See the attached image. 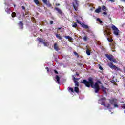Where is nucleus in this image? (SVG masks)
I'll use <instances>...</instances> for the list:
<instances>
[{
	"label": "nucleus",
	"mask_w": 125,
	"mask_h": 125,
	"mask_svg": "<svg viewBox=\"0 0 125 125\" xmlns=\"http://www.w3.org/2000/svg\"><path fill=\"white\" fill-rule=\"evenodd\" d=\"M82 83H83L86 87H91L92 88H94L95 89V93H98L99 92V89H100V87H99V83H101L100 81H98L96 82L93 84V79L91 77H89L87 80L84 79L83 81L81 82Z\"/></svg>",
	"instance_id": "1"
},
{
	"label": "nucleus",
	"mask_w": 125,
	"mask_h": 125,
	"mask_svg": "<svg viewBox=\"0 0 125 125\" xmlns=\"http://www.w3.org/2000/svg\"><path fill=\"white\" fill-rule=\"evenodd\" d=\"M104 35L107 37V40L109 42H112L114 40L113 39L109 38V36L112 34V30H111V27L109 26L106 25V29L104 32Z\"/></svg>",
	"instance_id": "2"
},
{
	"label": "nucleus",
	"mask_w": 125,
	"mask_h": 125,
	"mask_svg": "<svg viewBox=\"0 0 125 125\" xmlns=\"http://www.w3.org/2000/svg\"><path fill=\"white\" fill-rule=\"evenodd\" d=\"M105 56L110 61H112L114 63H117V60L116 59L114 58V56L112 55L106 54L105 55Z\"/></svg>",
	"instance_id": "3"
},
{
	"label": "nucleus",
	"mask_w": 125,
	"mask_h": 125,
	"mask_svg": "<svg viewBox=\"0 0 125 125\" xmlns=\"http://www.w3.org/2000/svg\"><path fill=\"white\" fill-rule=\"evenodd\" d=\"M109 67L112 69V70H115V71H121V68L116 66V65L113 64V62H110L108 64Z\"/></svg>",
	"instance_id": "4"
},
{
	"label": "nucleus",
	"mask_w": 125,
	"mask_h": 125,
	"mask_svg": "<svg viewBox=\"0 0 125 125\" xmlns=\"http://www.w3.org/2000/svg\"><path fill=\"white\" fill-rule=\"evenodd\" d=\"M111 28L113 31V34L115 35V36H119V33H120V31L119 29L116 27V26L114 25H112Z\"/></svg>",
	"instance_id": "5"
},
{
	"label": "nucleus",
	"mask_w": 125,
	"mask_h": 125,
	"mask_svg": "<svg viewBox=\"0 0 125 125\" xmlns=\"http://www.w3.org/2000/svg\"><path fill=\"white\" fill-rule=\"evenodd\" d=\"M73 0L75 2V4L74 2L72 3L73 8L76 11H78V6H79V1L78 0Z\"/></svg>",
	"instance_id": "6"
},
{
	"label": "nucleus",
	"mask_w": 125,
	"mask_h": 125,
	"mask_svg": "<svg viewBox=\"0 0 125 125\" xmlns=\"http://www.w3.org/2000/svg\"><path fill=\"white\" fill-rule=\"evenodd\" d=\"M101 105L102 106H104V107H105L106 108H107V109H110L111 107V104H106L104 102H102L101 104Z\"/></svg>",
	"instance_id": "7"
},
{
	"label": "nucleus",
	"mask_w": 125,
	"mask_h": 125,
	"mask_svg": "<svg viewBox=\"0 0 125 125\" xmlns=\"http://www.w3.org/2000/svg\"><path fill=\"white\" fill-rule=\"evenodd\" d=\"M109 101L111 105H113L114 104H116V103H118V100L116 99H109Z\"/></svg>",
	"instance_id": "8"
},
{
	"label": "nucleus",
	"mask_w": 125,
	"mask_h": 125,
	"mask_svg": "<svg viewBox=\"0 0 125 125\" xmlns=\"http://www.w3.org/2000/svg\"><path fill=\"white\" fill-rule=\"evenodd\" d=\"M18 24L21 30H23V29H24V23H23V21H20Z\"/></svg>",
	"instance_id": "9"
},
{
	"label": "nucleus",
	"mask_w": 125,
	"mask_h": 125,
	"mask_svg": "<svg viewBox=\"0 0 125 125\" xmlns=\"http://www.w3.org/2000/svg\"><path fill=\"white\" fill-rule=\"evenodd\" d=\"M73 81L75 83V86H79V82H78V81H79V80H80V78H76L75 77H73Z\"/></svg>",
	"instance_id": "10"
},
{
	"label": "nucleus",
	"mask_w": 125,
	"mask_h": 125,
	"mask_svg": "<svg viewBox=\"0 0 125 125\" xmlns=\"http://www.w3.org/2000/svg\"><path fill=\"white\" fill-rule=\"evenodd\" d=\"M106 89H107V88L103 86H102V90L103 92V94H104V95H106V96H107V91H106Z\"/></svg>",
	"instance_id": "11"
},
{
	"label": "nucleus",
	"mask_w": 125,
	"mask_h": 125,
	"mask_svg": "<svg viewBox=\"0 0 125 125\" xmlns=\"http://www.w3.org/2000/svg\"><path fill=\"white\" fill-rule=\"evenodd\" d=\"M54 9L55 10H56L59 14L61 15H62V14L63 13V12L61 10V9H59L58 7H55Z\"/></svg>",
	"instance_id": "12"
},
{
	"label": "nucleus",
	"mask_w": 125,
	"mask_h": 125,
	"mask_svg": "<svg viewBox=\"0 0 125 125\" xmlns=\"http://www.w3.org/2000/svg\"><path fill=\"white\" fill-rule=\"evenodd\" d=\"M54 49L56 51H58L59 50V47H58L57 43H55L54 44Z\"/></svg>",
	"instance_id": "13"
},
{
	"label": "nucleus",
	"mask_w": 125,
	"mask_h": 125,
	"mask_svg": "<svg viewBox=\"0 0 125 125\" xmlns=\"http://www.w3.org/2000/svg\"><path fill=\"white\" fill-rule=\"evenodd\" d=\"M81 25L82 26V27L83 28V29H89V27H88V25H86L85 24L82 23L81 24Z\"/></svg>",
	"instance_id": "14"
},
{
	"label": "nucleus",
	"mask_w": 125,
	"mask_h": 125,
	"mask_svg": "<svg viewBox=\"0 0 125 125\" xmlns=\"http://www.w3.org/2000/svg\"><path fill=\"white\" fill-rule=\"evenodd\" d=\"M55 79L56 80V82L57 83H60V77L58 75H56L55 77Z\"/></svg>",
	"instance_id": "15"
},
{
	"label": "nucleus",
	"mask_w": 125,
	"mask_h": 125,
	"mask_svg": "<svg viewBox=\"0 0 125 125\" xmlns=\"http://www.w3.org/2000/svg\"><path fill=\"white\" fill-rule=\"evenodd\" d=\"M56 37L57 39H59V40H62V37H61L60 34H56Z\"/></svg>",
	"instance_id": "16"
},
{
	"label": "nucleus",
	"mask_w": 125,
	"mask_h": 125,
	"mask_svg": "<svg viewBox=\"0 0 125 125\" xmlns=\"http://www.w3.org/2000/svg\"><path fill=\"white\" fill-rule=\"evenodd\" d=\"M64 38H65V39H68V40H70V42H71V41H73V39L72 38V37L69 36H64Z\"/></svg>",
	"instance_id": "17"
},
{
	"label": "nucleus",
	"mask_w": 125,
	"mask_h": 125,
	"mask_svg": "<svg viewBox=\"0 0 125 125\" xmlns=\"http://www.w3.org/2000/svg\"><path fill=\"white\" fill-rule=\"evenodd\" d=\"M96 13H99V12H101V8H99L95 10Z\"/></svg>",
	"instance_id": "18"
},
{
	"label": "nucleus",
	"mask_w": 125,
	"mask_h": 125,
	"mask_svg": "<svg viewBox=\"0 0 125 125\" xmlns=\"http://www.w3.org/2000/svg\"><path fill=\"white\" fill-rule=\"evenodd\" d=\"M74 91L75 92H76V93H79V87H75L74 88Z\"/></svg>",
	"instance_id": "19"
},
{
	"label": "nucleus",
	"mask_w": 125,
	"mask_h": 125,
	"mask_svg": "<svg viewBox=\"0 0 125 125\" xmlns=\"http://www.w3.org/2000/svg\"><path fill=\"white\" fill-rule=\"evenodd\" d=\"M102 10L103 11H106L107 10V8L105 6H103L101 8Z\"/></svg>",
	"instance_id": "20"
},
{
	"label": "nucleus",
	"mask_w": 125,
	"mask_h": 125,
	"mask_svg": "<svg viewBox=\"0 0 125 125\" xmlns=\"http://www.w3.org/2000/svg\"><path fill=\"white\" fill-rule=\"evenodd\" d=\"M33 1L36 4H37V5H39V4H40V2L38 0H33Z\"/></svg>",
	"instance_id": "21"
},
{
	"label": "nucleus",
	"mask_w": 125,
	"mask_h": 125,
	"mask_svg": "<svg viewBox=\"0 0 125 125\" xmlns=\"http://www.w3.org/2000/svg\"><path fill=\"white\" fill-rule=\"evenodd\" d=\"M5 11H6V12H7V13L8 14H10V9L7 8V9H5Z\"/></svg>",
	"instance_id": "22"
},
{
	"label": "nucleus",
	"mask_w": 125,
	"mask_h": 125,
	"mask_svg": "<svg viewBox=\"0 0 125 125\" xmlns=\"http://www.w3.org/2000/svg\"><path fill=\"white\" fill-rule=\"evenodd\" d=\"M39 42H43V39H42V38H37Z\"/></svg>",
	"instance_id": "23"
},
{
	"label": "nucleus",
	"mask_w": 125,
	"mask_h": 125,
	"mask_svg": "<svg viewBox=\"0 0 125 125\" xmlns=\"http://www.w3.org/2000/svg\"><path fill=\"white\" fill-rule=\"evenodd\" d=\"M97 21H98L99 22V23H100V24H102V23H103L102 21H101V20H100V18H97Z\"/></svg>",
	"instance_id": "24"
},
{
	"label": "nucleus",
	"mask_w": 125,
	"mask_h": 125,
	"mask_svg": "<svg viewBox=\"0 0 125 125\" xmlns=\"http://www.w3.org/2000/svg\"><path fill=\"white\" fill-rule=\"evenodd\" d=\"M86 53L87 55H90V51H89L88 49H87L86 51Z\"/></svg>",
	"instance_id": "25"
},
{
	"label": "nucleus",
	"mask_w": 125,
	"mask_h": 125,
	"mask_svg": "<svg viewBox=\"0 0 125 125\" xmlns=\"http://www.w3.org/2000/svg\"><path fill=\"white\" fill-rule=\"evenodd\" d=\"M29 14V12L26 11L25 12V14L23 13V17H25V15H28Z\"/></svg>",
	"instance_id": "26"
},
{
	"label": "nucleus",
	"mask_w": 125,
	"mask_h": 125,
	"mask_svg": "<svg viewBox=\"0 0 125 125\" xmlns=\"http://www.w3.org/2000/svg\"><path fill=\"white\" fill-rule=\"evenodd\" d=\"M45 4L46 5H47L48 7H51V4H50V3L47 2V4Z\"/></svg>",
	"instance_id": "27"
},
{
	"label": "nucleus",
	"mask_w": 125,
	"mask_h": 125,
	"mask_svg": "<svg viewBox=\"0 0 125 125\" xmlns=\"http://www.w3.org/2000/svg\"><path fill=\"white\" fill-rule=\"evenodd\" d=\"M15 16H16V13L14 12L12 13V17L14 18Z\"/></svg>",
	"instance_id": "28"
},
{
	"label": "nucleus",
	"mask_w": 125,
	"mask_h": 125,
	"mask_svg": "<svg viewBox=\"0 0 125 125\" xmlns=\"http://www.w3.org/2000/svg\"><path fill=\"white\" fill-rule=\"evenodd\" d=\"M73 28H77L78 27V24H77V23H75L73 25H72Z\"/></svg>",
	"instance_id": "29"
},
{
	"label": "nucleus",
	"mask_w": 125,
	"mask_h": 125,
	"mask_svg": "<svg viewBox=\"0 0 125 125\" xmlns=\"http://www.w3.org/2000/svg\"><path fill=\"white\" fill-rule=\"evenodd\" d=\"M114 105V108H118L119 106H118V103L114 104H113Z\"/></svg>",
	"instance_id": "30"
},
{
	"label": "nucleus",
	"mask_w": 125,
	"mask_h": 125,
	"mask_svg": "<svg viewBox=\"0 0 125 125\" xmlns=\"http://www.w3.org/2000/svg\"><path fill=\"white\" fill-rule=\"evenodd\" d=\"M83 40H84L85 42H86V41H87V36H84V37L83 38Z\"/></svg>",
	"instance_id": "31"
},
{
	"label": "nucleus",
	"mask_w": 125,
	"mask_h": 125,
	"mask_svg": "<svg viewBox=\"0 0 125 125\" xmlns=\"http://www.w3.org/2000/svg\"><path fill=\"white\" fill-rule=\"evenodd\" d=\"M42 1H43V3H44V4H47V0H42Z\"/></svg>",
	"instance_id": "32"
},
{
	"label": "nucleus",
	"mask_w": 125,
	"mask_h": 125,
	"mask_svg": "<svg viewBox=\"0 0 125 125\" xmlns=\"http://www.w3.org/2000/svg\"><path fill=\"white\" fill-rule=\"evenodd\" d=\"M69 91H71V92H74V89L73 88H69Z\"/></svg>",
	"instance_id": "33"
},
{
	"label": "nucleus",
	"mask_w": 125,
	"mask_h": 125,
	"mask_svg": "<svg viewBox=\"0 0 125 125\" xmlns=\"http://www.w3.org/2000/svg\"><path fill=\"white\" fill-rule=\"evenodd\" d=\"M74 54H75L76 56L79 57V54H78V53H77L76 52H74Z\"/></svg>",
	"instance_id": "34"
},
{
	"label": "nucleus",
	"mask_w": 125,
	"mask_h": 125,
	"mask_svg": "<svg viewBox=\"0 0 125 125\" xmlns=\"http://www.w3.org/2000/svg\"><path fill=\"white\" fill-rule=\"evenodd\" d=\"M42 43L44 44V46H47V43L45 42H43Z\"/></svg>",
	"instance_id": "35"
},
{
	"label": "nucleus",
	"mask_w": 125,
	"mask_h": 125,
	"mask_svg": "<svg viewBox=\"0 0 125 125\" xmlns=\"http://www.w3.org/2000/svg\"><path fill=\"white\" fill-rule=\"evenodd\" d=\"M54 72L55 74H57V75H58V72L56 70H54Z\"/></svg>",
	"instance_id": "36"
},
{
	"label": "nucleus",
	"mask_w": 125,
	"mask_h": 125,
	"mask_svg": "<svg viewBox=\"0 0 125 125\" xmlns=\"http://www.w3.org/2000/svg\"><path fill=\"white\" fill-rule=\"evenodd\" d=\"M76 21L77 22V23L78 24H80L81 25V24H82L80 22V21H79V20H76Z\"/></svg>",
	"instance_id": "37"
},
{
	"label": "nucleus",
	"mask_w": 125,
	"mask_h": 125,
	"mask_svg": "<svg viewBox=\"0 0 125 125\" xmlns=\"http://www.w3.org/2000/svg\"><path fill=\"white\" fill-rule=\"evenodd\" d=\"M46 70H47V72H48V73L49 72V68H48V67L45 68Z\"/></svg>",
	"instance_id": "38"
},
{
	"label": "nucleus",
	"mask_w": 125,
	"mask_h": 125,
	"mask_svg": "<svg viewBox=\"0 0 125 125\" xmlns=\"http://www.w3.org/2000/svg\"><path fill=\"white\" fill-rule=\"evenodd\" d=\"M50 25H52L53 24V21H50Z\"/></svg>",
	"instance_id": "39"
},
{
	"label": "nucleus",
	"mask_w": 125,
	"mask_h": 125,
	"mask_svg": "<svg viewBox=\"0 0 125 125\" xmlns=\"http://www.w3.org/2000/svg\"><path fill=\"white\" fill-rule=\"evenodd\" d=\"M103 14H104V15H107V12H103Z\"/></svg>",
	"instance_id": "40"
},
{
	"label": "nucleus",
	"mask_w": 125,
	"mask_h": 125,
	"mask_svg": "<svg viewBox=\"0 0 125 125\" xmlns=\"http://www.w3.org/2000/svg\"><path fill=\"white\" fill-rule=\"evenodd\" d=\"M21 7L23 10H25V9H26V8L24 6H22Z\"/></svg>",
	"instance_id": "41"
},
{
	"label": "nucleus",
	"mask_w": 125,
	"mask_h": 125,
	"mask_svg": "<svg viewBox=\"0 0 125 125\" xmlns=\"http://www.w3.org/2000/svg\"><path fill=\"white\" fill-rule=\"evenodd\" d=\"M56 6H60V4H59V3H56Z\"/></svg>",
	"instance_id": "42"
},
{
	"label": "nucleus",
	"mask_w": 125,
	"mask_h": 125,
	"mask_svg": "<svg viewBox=\"0 0 125 125\" xmlns=\"http://www.w3.org/2000/svg\"><path fill=\"white\" fill-rule=\"evenodd\" d=\"M78 66H83V64L82 63H78Z\"/></svg>",
	"instance_id": "43"
},
{
	"label": "nucleus",
	"mask_w": 125,
	"mask_h": 125,
	"mask_svg": "<svg viewBox=\"0 0 125 125\" xmlns=\"http://www.w3.org/2000/svg\"><path fill=\"white\" fill-rule=\"evenodd\" d=\"M99 69H100V70H103V68H102V67H101V66H100L99 67Z\"/></svg>",
	"instance_id": "44"
},
{
	"label": "nucleus",
	"mask_w": 125,
	"mask_h": 125,
	"mask_svg": "<svg viewBox=\"0 0 125 125\" xmlns=\"http://www.w3.org/2000/svg\"><path fill=\"white\" fill-rule=\"evenodd\" d=\"M111 2H115V0H110Z\"/></svg>",
	"instance_id": "45"
},
{
	"label": "nucleus",
	"mask_w": 125,
	"mask_h": 125,
	"mask_svg": "<svg viewBox=\"0 0 125 125\" xmlns=\"http://www.w3.org/2000/svg\"><path fill=\"white\" fill-rule=\"evenodd\" d=\"M61 29H62V28H61V27H59V28H58V30H61Z\"/></svg>",
	"instance_id": "46"
},
{
	"label": "nucleus",
	"mask_w": 125,
	"mask_h": 125,
	"mask_svg": "<svg viewBox=\"0 0 125 125\" xmlns=\"http://www.w3.org/2000/svg\"><path fill=\"white\" fill-rule=\"evenodd\" d=\"M76 76H80V74H79V73H76Z\"/></svg>",
	"instance_id": "47"
},
{
	"label": "nucleus",
	"mask_w": 125,
	"mask_h": 125,
	"mask_svg": "<svg viewBox=\"0 0 125 125\" xmlns=\"http://www.w3.org/2000/svg\"><path fill=\"white\" fill-rule=\"evenodd\" d=\"M40 32H42V29H40Z\"/></svg>",
	"instance_id": "48"
},
{
	"label": "nucleus",
	"mask_w": 125,
	"mask_h": 125,
	"mask_svg": "<svg viewBox=\"0 0 125 125\" xmlns=\"http://www.w3.org/2000/svg\"><path fill=\"white\" fill-rule=\"evenodd\" d=\"M102 99H104L105 100H106V98H102Z\"/></svg>",
	"instance_id": "49"
},
{
	"label": "nucleus",
	"mask_w": 125,
	"mask_h": 125,
	"mask_svg": "<svg viewBox=\"0 0 125 125\" xmlns=\"http://www.w3.org/2000/svg\"><path fill=\"white\" fill-rule=\"evenodd\" d=\"M122 1H124V2H125V0H121Z\"/></svg>",
	"instance_id": "50"
}]
</instances>
